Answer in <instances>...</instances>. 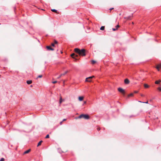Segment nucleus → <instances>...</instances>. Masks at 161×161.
Instances as JSON below:
<instances>
[{
  "label": "nucleus",
  "mask_w": 161,
  "mask_h": 161,
  "mask_svg": "<svg viewBox=\"0 0 161 161\" xmlns=\"http://www.w3.org/2000/svg\"><path fill=\"white\" fill-rule=\"evenodd\" d=\"M75 52L78 53L80 55L85 56V50L84 49L80 50L78 48H75Z\"/></svg>",
  "instance_id": "nucleus-1"
},
{
  "label": "nucleus",
  "mask_w": 161,
  "mask_h": 161,
  "mask_svg": "<svg viewBox=\"0 0 161 161\" xmlns=\"http://www.w3.org/2000/svg\"><path fill=\"white\" fill-rule=\"evenodd\" d=\"M82 118H83L84 119H89V116L87 114H81L77 118L78 119H81Z\"/></svg>",
  "instance_id": "nucleus-2"
},
{
  "label": "nucleus",
  "mask_w": 161,
  "mask_h": 161,
  "mask_svg": "<svg viewBox=\"0 0 161 161\" xmlns=\"http://www.w3.org/2000/svg\"><path fill=\"white\" fill-rule=\"evenodd\" d=\"M94 77V76H92L86 78V79L85 81L86 82H90L91 81V79Z\"/></svg>",
  "instance_id": "nucleus-3"
},
{
  "label": "nucleus",
  "mask_w": 161,
  "mask_h": 161,
  "mask_svg": "<svg viewBox=\"0 0 161 161\" xmlns=\"http://www.w3.org/2000/svg\"><path fill=\"white\" fill-rule=\"evenodd\" d=\"M118 90L119 92H120L122 93H123V94L125 93L124 90L121 88H120V87L119 88H118Z\"/></svg>",
  "instance_id": "nucleus-4"
},
{
  "label": "nucleus",
  "mask_w": 161,
  "mask_h": 161,
  "mask_svg": "<svg viewBox=\"0 0 161 161\" xmlns=\"http://www.w3.org/2000/svg\"><path fill=\"white\" fill-rule=\"evenodd\" d=\"M156 68L158 70V71H159V69L160 68L161 69V64H160L158 65L156 67Z\"/></svg>",
  "instance_id": "nucleus-5"
},
{
  "label": "nucleus",
  "mask_w": 161,
  "mask_h": 161,
  "mask_svg": "<svg viewBox=\"0 0 161 161\" xmlns=\"http://www.w3.org/2000/svg\"><path fill=\"white\" fill-rule=\"evenodd\" d=\"M124 82L125 84H128L130 82V81L128 79H125L124 80Z\"/></svg>",
  "instance_id": "nucleus-6"
},
{
  "label": "nucleus",
  "mask_w": 161,
  "mask_h": 161,
  "mask_svg": "<svg viewBox=\"0 0 161 161\" xmlns=\"http://www.w3.org/2000/svg\"><path fill=\"white\" fill-rule=\"evenodd\" d=\"M119 25H117L115 26V28H113L112 30L113 31H115L117 30L118 28H119Z\"/></svg>",
  "instance_id": "nucleus-7"
},
{
  "label": "nucleus",
  "mask_w": 161,
  "mask_h": 161,
  "mask_svg": "<svg viewBox=\"0 0 161 161\" xmlns=\"http://www.w3.org/2000/svg\"><path fill=\"white\" fill-rule=\"evenodd\" d=\"M67 73V71H65L64 73L61 74L59 76L58 78V79L61 76L63 75H65Z\"/></svg>",
  "instance_id": "nucleus-8"
},
{
  "label": "nucleus",
  "mask_w": 161,
  "mask_h": 161,
  "mask_svg": "<svg viewBox=\"0 0 161 161\" xmlns=\"http://www.w3.org/2000/svg\"><path fill=\"white\" fill-rule=\"evenodd\" d=\"M83 98L84 97H83L80 96L78 97L79 100L80 101H82L83 99Z\"/></svg>",
  "instance_id": "nucleus-9"
},
{
  "label": "nucleus",
  "mask_w": 161,
  "mask_h": 161,
  "mask_svg": "<svg viewBox=\"0 0 161 161\" xmlns=\"http://www.w3.org/2000/svg\"><path fill=\"white\" fill-rule=\"evenodd\" d=\"M31 149H29L25 151L24 153V154H26L28 153L30 151Z\"/></svg>",
  "instance_id": "nucleus-10"
},
{
  "label": "nucleus",
  "mask_w": 161,
  "mask_h": 161,
  "mask_svg": "<svg viewBox=\"0 0 161 161\" xmlns=\"http://www.w3.org/2000/svg\"><path fill=\"white\" fill-rule=\"evenodd\" d=\"M32 81L31 80H27L26 81V82L28 84H30L32 83Z\"/></svg>",
  "instance_id": "nucleus-11"
},
{
  "label": "nucleus",
  "mask_w": 161,
  "mask_h": 161,
  "mask_svg": "<svg viewBox=\"0 0 161 161\" xmlns=\"http://www.w3.org/2000/svg\"><path fill=\"white\" fill-rule=\"evenodd\" d=\"M144 87L146 88H147L149 87V86L147 84H144Z\"/></svg>",
  "instance_id": "nucleus-12"
},
{
  "label": "nucleus",
  "mask_w": 161,
  "mask_h": 161,
  "mask_svg": "<svg viewBox=\"0 0 161 161\" xmlns=\"http://www.w3.org/2000/svg\"><path fill=\"white\" fill-rule=\"evenodd\" d=\"M161 81V80H159L155 81V83L156 84H158Z\"/></svg>",
  "instance_id": "nucleus-13"
},
{
  "label": "nucleus",
  "mask_w": 161,
  "mask_h": 161,
  "mask_svg": "<svg viewBox=\"0 0 161 161\" xmlns=\"http://www.w3.org/2000/svg\"><path fill=\"white\" fill-rule=\"evenodd\" d=\"M42 141H40L38 142V144H37V146H40L41 145V143H42Z\"/></svg>",
  "instance_id": "nucleus-14"
},
{
  "label": "nucleus",
  "mask_w": 161,
  "mask_h": 161,
  "mask_svg": "<svg viewBox=\"0 0 161 161\" xmlns=\"http://www.w3.org/2000/svg\"><path fill=\"white\" fill-rule=\"evenodd\" d=\"M105 27L104 26H102L101 28L100 29L101 30H103L104 29Z\"/></svg>",
  "instance_id": "nucleus-15"
},
{
  "label": "nucleus",
  "mask_w": 161,
  "mask_h": 161,
  "mask_svg": "<svg viewBox=\"0 0 161 161\" xmlns=\"http://www.w3.org/2000/svg\"><path fill=\"white\" fill-rule=\"evenodd\" d=\"M133 96V93H131L128 95V97H132Z\"/></svg>",
  "instance_id": "nucleus-16"
},
{
  "label": "nucleus",
  "mask_w": 161,
  "mask_h": 161,
  "mask_svg": "<svg viewBox=\"0 0 161 161\" xmlns=\"http://www.w3.org/2000/svg\"><path fill=\"white\" fill-rule=\"evenodd\" d=\"M62 102V99L61 97H60V100H59V103L60 104Z\"/></svg>",
  "instance_id": "nucleus-17"
},
{
  "label": "nucleus",
  "mask_w": 161,
  "mask_h": 161,
  "mask_svg": "<svg viewBox=\"0 0 161 161\" xmlns=\"http://www.w3.org/2000/svg\"><path fill=\"white\" fill-rule=\"evenodd\" d=\"M74 53H72L71 54V56L74 58H75V57H74V56L75 55Z\"/></svg>",
  "instance_id": "nucleus-18"
},
{
  "label": "nucleus",
  "mask_w": 161,
  "mask_h": 161,
  "mask_svg": "<svg viewBox=\"0 0 161 161\" xmlns=\"http://www.w3.org/2000/svg\"><path fill=\"white\" fill-rule=\"evenodd\" d=\"M51 11L53 12H57V10L55 9H52L51 10Z\"/></svg>",
  "instance_id": "nucleus-19"
},
{
  "label": "nucleus",
  "mask_w": 161,
  "mask_h": 161,
  "mask_svg": "<svg viewBox=\"0 0 161 161\" xmlns=\"http://www.w3.org/2000/svg\"><path fill=\"white\" fill-rule=\"evenodd\" d=\"M47 48L48 49V50H50V48H51V47L50 46H47Z\"/></svg>",
  "instance_id": "nucleus-20"
},
{
  "label": "nucleus",
  "mask_w": 161,
  "mask_h": 161,
  "mask_svg": "<svg viewBox=\"0 0 161 161\" xmlns=\"http://www.w3.org/2000/svg\"><path fill=\"white\" fill-rule=\"evenodd\" d=\"M42 75H40L38 76L37 78H42Z\"/></svg>",
  "instance_id": "nucleus-21"
},
{
  "label": "nucleus",
  "mask_w": 161,
  "mask_h": 161,
  "mask_svg": "<svg viewBox=\"0 0 161 161\" xmlns=\"http://www.w3.org/2000/svg\"><path fill=\"white\" fill-rule=\"evenodd\" d=\"M4 158H2L1 159L0 161H4Z\"/></svg>",
  "instance_id": "nucleus-22"
},
{
  "label": "nucleus",
  "mask_w": 161,
  "mask_h": 161,
  "mask_svg": "<svg viewBox=\"0 0 161 161\" xmlns=\"http://www.w3.org/2000/svg\"><path fill=\"white\" fill-rule=\"evenodd\" d=\"M49 137V135H47L46 136V137H45V138H48Z\"/></svg>",
  "instance_id": "nucleus-23"
},
{
  "label": "nucleus",
  "mask_w": 161,
  "mask_h": 161,
  "mask_svg": "<svg viewBox=\"0 0 161 161\" xmlns=\"http://www.w3.org/2000/svg\"><path fill=\"white\" fill-rule=\"evenodd\" d=\"M158 90L160 91H161V87H158Z\"/></svg>",
  "instance_id": "nucleus-24"
},
{
  "label": "nucleus",
  "mask_w": 161,
  "mask_h": 161,
  "mask_svg": "<svg viewBox=\"0 0 161 161\" xmlns=\"http://www.w3.org/2000/svg\"><path fill=\"white\" fill-rule=\"evenodd\" d=\"M92 64H94V63H96V61L94 60H92Z\"/></svg>",
  "instance_id": "nucleus-25"
},
{
  "label": "nucleus",
  "mask_w": 161,
  "mask_h": 161,
  "mask_svg": "<svg viewBox=\"0 0 161 161\" xmlns=\"http://www.w3.org/2000/svg\"><path fill=\"white\" fill-rule=\"evenodd\" d=\"M57 81H53V82H52L53 83V84H55V83H57Z\"/></svg>",
  "instance_id": "nucleus-26"
},
{
  "label": "nucleus",
  "mask_w": 161,
  "mask_h": 161,
  "mask_svg": "<svg viewBox=\"0 0 161 161\" xmlns=\"http://www.w3.org/2000/svg\"><path fill=\"white\" fill-rule=\"evenodd\" d=\"M63 122V121H62L60 122L59 124H60V125H61L62 124Z\"/></svg>",
  "instance_id": "nucleus-27"
},
{
  "label": "nucleus",
  "mask_w": 161,
  "mask_h": 161,
  "mask_svg": "<svg viewBox=\"0 0 161 161\" xmlns=\"http://www.w3.org/2000/svg\"><path fill=\"white\" fill-rule=\"evenodd\" d=\"M142 103H148V101H147L146 102H142Z\"/></svg>",
  "instance_id": "nucleus-28"
},
{
  "label": "nucleus",
  "mask_w": 161,
  "mask_h": 161,
  "mask_svg": "<svg viewBox=\"0 0 161 161\" xmlns=\"http://www.w3.org/2000/svg\"><path fill=\"white\" fill-rule=\"evenodd\" d=\"M57 43H58V42H57L56 41H54V43L55 44H57Z\"/></svg>",
  "instance_id": "nucleus-29"
},
{
  "label": "nucleus",
  "mask_w": 161,
  "mask_h": 161,
  "mask_svg": "<svg viewBox=\"0 0 161 161\" xmlns=\"http://www.w3.org/2000/svg\"><path fill=\"white\" fill-rule=\"evenodd\" d=\"M141 96L142 97H144V95L143 94H141Z\"/></svg>",
  "instance_id": "nucleus-30"
},
{
  "label": "nucleus",
  "mask_w": 161,
  "mask_h": 161,
  "mask_svg": "<svg viewBox=\"0 0 161 161\" xmlns=\"http://www.w3.org/2000/svg\"><path fill=\"white\" fill-rule=\"evenodd\" d=\"M86 101H84V103L83 104V105H84V104H86Z\"/></svg>",
  "instance_id": "nucleus-31"
},
{
  "label": "nucleus",
  "mask_w": 161,
  "mask_h": 161,
  "mask_svg": "<svg viewBox=\"0 0 161 161\" xmlns=\"http://www.w3.org/2000/svg\"><path fill=\"white\" fill-rule=\"evenodd\" d=\"M50 50H54V49L53 48H50Z\"/></svg>",
  "instance_id": "nucleus-32"
},
{
  "label": "nucleus",
  "mask_w": 161,
  "mask_h": 161,
  "mask_svg": "<svg viewBox=\"0 0 161 161\" xmlns=\"http://www.w3.org/2000/svg\"><path fill=\"white\" fill-rule=\"evenodd\" d=\"M138 91H134V93H138Z\"/></svg>",
  "instance_id": "nucleus-33"
},
{
  "label": "nucleus",
  "mask_w": 161,
  "mask_h": 161,
  "mask_svg": "<svg viewBox=\"0 0 161 161\" xmlns=\"http://www.w3.org/2000/svg\"><path fill=\"white\" fill-rule=\"evenodd\" d=\"M66 120V119H63V121H62L63 122V121H65Z\"/></svg>",
  "instance_id": "nucleus-34"
},
{
  "label": "nucleus",
  "mask_w": 161,
  "mask_h": 161,
  "mask_svg": "<svg viewBox=\"0 0 161 161\" xmlns=\"http://www.w3.org/2000/svg\"><path fill=\"white\" fill-rule=\"evenodd\" d=\"M51 45L53 46H54V43H52Z\"/></svg>",
  "instance_id": "nucleus-35"
},
{
  "label": "nucleus",
  "mask_w": 161,
  "mask_h": 161,
  "mask_svg": "<svg viewBox=\"0 0 161 161\" xmlns=\"http://www.w3.org/2000/svg\"><path fill=\"white\" fill-rule=\"evenodd\" d=\"M138 102H140V103H142V102H141V101H138Z\"/></svg>",
  "instance_id": "nucleus-36"
},
{
  "label": "nucleus",
  "mask_w": 161,
  "mask_h": 161,
  "mask_svg": "<svg viewBox=\"0 0 161 161\" xmlns=\"http://www.w3.org/2000/svg\"><path fill=\"white\" fill-rule=\"evenodd\" d=\"M113 8H111L110 9V10H112V9H113Z\"/></svg>",
  "instance_id": "nucleus-37"
},
{
  "label": "nucleus",
  "mask_w": 161,
  "mask_h": 161,
  "mask_svg": "<svg viewBox=\"0 0 161 161\" xmlns=\"http://www.w3.org/2000/svg\"><path fill=\"white\" fill-rule=\"evenodd\" d=\"M97 130H100V129H99V128H98V129H97Z\"/></svg>",
  "instance_id": "nucleus-38"
},
{
  "label": "nucleus",
  "mask_w": 161,
  "mask_h": 161,
  "mask_svg": "<svg viewBox=\"0 0 161 161\" xmlns=\"http://www.w3.org/2000/svg\"><path fill=\"white\" fill-rule=\"evenodd\" d=\"M75 56H76V57H77V56H78V55H76Z\"/></svg>",
  "instance_id": "nucleus-39"
},
{
  "label": "nucleus",
  "mask_w": 161,
  "mask_h": 161,
  "mask_svg": "<svg viewBox=\"0 0 161 161\" xmlns=\"http://www.w3.org/2000/svg\"><path fill=\"white\" fill-rule=\"evenodd\" d=\"M132 24H134L133 22H132Z\"/></svg>",
  "instance_id": "nucleus-40"
}]
</instances>
